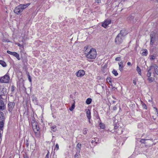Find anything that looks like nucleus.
<instances>
[{"instance_id":"c85d7f7f","label":"nucleus","mask_w":158,"mask_h":158,"mask_svg":"<svg viewBox=\"0 0 158 158\" xmlns=\"http://www.w3.org/2000/svg\"><path fill=\"white\" fill-rule=\"evenodd\" d=\"M27 76H28V78L29 81L30 82H31V77H30V75L29 74V73L28 72H27Z\"/></svg>"},{"instance_id":"f03ea898","label":"nucleus","mask_w":158,"mask_h":158,"mask_svg":"<svg viewBox=\"0 0 158 158\" xmlns=\"http://www.w3.org/2000/svg\"><path fill=\"white\" fill-rule=\"evenodd\" d=\"M30 5V3L20 4L15 7L14 10V12L16 14L19 15Z\"/></svg>"},{"instance_id":"58836bf2","label":"nucleus","mask_w":158,"mask_h":158,"mask_svg":"<svg viewBox=\"0 0 158 158\" xmlns=\"http://www.w3.org/2000/svg\"><path fill=\"white\" fill-rule=\"evenodd\" d=\"M15 44L17 45L18 46L20 47H22V46H23L22 45L20 44H19V43H16Z\"/></svg>"},{"instance_id":"f257e3e1","label":"nucleus","mask_w":158,"mask_h":158,"mask_svg":"<svg viewBox=\"0 0 158 158\" xmlns=\"http://www.w3.org/2000/svg\"><path fill=\"white\" fill-rule=\"evenodd\" d=\"M84 53L85 57L89 59H95L97 55L96 50L93 48L90 49L89 46L84 47Z\"/></svg>"},{"instance_id":"b1692460","label":"nucleus","mask_w":158,"mask_h":158,"mask_svg":"<svg viewBox=\"0 0 158 158\" xmlns=\"http://www.w3.org/2000/svg\"><path fill=\"white\" fill-rule=\"evenodd\" d=\"M148 80L151 83V82H152L154 80V79L153 77H148Z\"/></svg>"},{"instance_id":"6e6552de","label":"nucleus","mask_w":158,"mask_h":158,"mask_svg":"<svg viewBox=\"0 0 158 158\" xmlns=\"http://www.w3.org/2000/svg\"><path fill=\"white\" fill-rule=\"evenodd\" d=\"M111 20L110 19H107L102 23V26L104 28H106L108 25L111 23Z\"/></svg>"},{"instance_id":"79ce46f5","label":"nucleus","mask_w":158,"mask_h":158,"mask_svg":"<svg viewBox=\"0 0 158 158\" xmlns=\"http://www.w3.org/2000/svg\"><path fill=\"white\" fill-rule=\"evenodd\" d=\"M117 109V107L116 106H114L113 108V109L114 110H116Z\"/></svg>"},{"instance_id":"ea45409f","label":"nucleus","mask_w":158,"mask_h":158,"mask_svg":"<svg viewBox=\"0 0 158 158\" xmlns=\"http://www.w3.org/2000/svg\"><path fill=\"white\" fill-rule=\"evenodd\" d=\"M56 147L57 148V150L59 149V145L57 143H56Z\"/></svg>"},{"instance_id":"a19ab883","label":"nucleus","mask_w":158,"mask_h":158,"mask_svg":"<svg viewBox=\"0 0 158 158\" xmlns=\"http://www.w3.org/2000/svg\"><path fill=\"white\" fill-rule=\"evenodd\" d=\"M133 84L135 85H136V81L135 80H133Z\"/></svg>"},{"instance_id":"de8ad7c7","label":"nucleus","mask_w":158,"mask_h":158,"mask_svg":"<svg viewBox=\"0 0 158 158\" xmlns=\"http://www.w3.org/2000/svg\"><path fill=\"white\" fill-rule=\"evenodd\" d=\"M97 2L98 3H99L100 2V0H97Z\"/></svg>"},{"instance_id":"5fc2aeb1","label":"nucleus","mask_w":158,"mask_h":158,"mask_svg":"<svg viewBox=\"0 0 158 158\" xmlns=\"http://www.w3.org/2000/svg\"><path fill=\"white\" fill-rule=\"evenodd\" d=\"M156 1H157V2H158V0H156Z\"/></svg>"},{"instance_id":"2f4dec72","label":"nucleus","mask_w":158,"mask_h":158,"mask_svg":"<svg viewBox=\"0 0 158 158\" xmlns=\"http://www.w3.org/2000/svg\"><path fill=\"white\" fill-rule=\"evenodd\" d=\"M155 59V57L153 55L151 56H150V59L151 60H153Z\"/></svg>"},{"instance_id":"dca6fc26","label":"nucleus","mask_w":158,"mask_h":158,"mask_svg":"<svg viewBox=\"0 0 158 158\" xmlns=\"http://www.w3.org/2000/svg\"><path fill=\"white\" fill-rule=\"evenodd\" d=\"M51 130L53 131H55L56 130V126L54 125L51 127Z\"/></svg>"},{"instance_id":"f704fd0d","label":"nucleus","mask_w":158,"mask_h":158,"mask_svg":"<svg viewBox=\"0 0 158 158\" xmlns=\"http://www.w3.org/2000/svg\"><path fill=\"white\" fill-rule=\"evenodd\" d=\"M49 152L48 151V153L46 156L45 158H49Z\"/></svg>"},{"instance_id":"9d476101","label":"nucleus","mask_w":158,"mask_h":158,"mask_svg":"<svg viewBox=\"0 0 158 158\" xmlns=\"http://www.w3.org/2000/svg\"><path fill=\"white\" fill-rule=\"evenodd\" d=\"M15 104L14 102H10L8 104V107L9 110L10 111H12L13 108H14Z\"/></svg>"},{"instance_id":"4468645a","label":"nucleus","mask_w":158,"mask_h":158,"mask_svg":"<svg viewBox=\"0 0 158 158\" xmlns=\"http://www.w3.org/2000/svg\"><path fill=\"white\" fill-rule=\"evenodd\" d=\"M12 55L15 56L18 59V60H20L19 54L16 52H14Z\"/></svg>"},{"instance_id":"7ed1b4c3","label":"nucleus","mask_w":158,"mask_h":158,"mask_svg":"<svg viewBox=\"0 0 158 158\" xmlns=\"http://www.w3.org/2000/svg\"><path fill=\"white\" fill-rule=\"evenodd\" d=\"M124 31V30H121L120 33L116 36L115 40L116 44H120L123 42V38L124 36L123 34Z\"/></svg>"},{"instance_id":"5701e85b","label":"nucleus","mask_w":158,"mask_h":158,"mask_svg":"<svg viewBox=\"0 0 158 158\" xmlns=\"http://www.w3.org/2000/svg\"><path fill=\"white\" fill-rule=\"evenodd\" d=\"M148 54V51L147 49L144 50V52H142V54L143 56H146Z\"/></svg>"},{"instance_id":"c9c22d12","label":"nucleus","mask_w":158,"mask_h":158,"mask_svg":"<svg viewBox=\"0 0 158 158\" xmlns=\"http://www.w3.org/2000/svg\"><path fill=\"white\" fill-rule=\"evenodd\" d=\"M120 59H121V57H116L115 58V60L116 61H119L120 60Z\"/></svg>"},{"instance_id":"ddd939ff","label":"nucleus","mask_w":158,"mask_h":158,"mask_svg":"<svg viewBox=\"0 0 158 158\" xmlns=\"http://www.w3.org/2000/svg\"><path fill=\"white\" fill-rule=\"evenodd\" d=\"M5 105L2 100H0V110H3L4 109Z\"/></svg>"},{"instance_id":"e433bc0d","label":"nucleus","mask_w":158,"mask_h":158,"mask_svg":"<svg viewBox=\"0 0 158 158\" xmlns=\"http://www.w3.org/2000/svg\"><path fill=\"white\" fill-rule=\"evenodd\" d=\"M26 145L27 147H28L29 146V142H28V140L27 139L26 140Z\"/></svg>"},{"instance_id":"09e8293b","label":"nucleus","mask_w":158,"mask_h":158,"mask_svg":"<svg viewBox=\"0 0 158 158\" xmlns=\"http://www.w3.org/2000/svg\"><path fill=\"white\" fill-rule=\"evenodd\" d=\"M88 119H89V123H90V118Z\"/></svg>"},{"instance_id":"37998d69","label":"nucleus","mask_w":158,"mask_h":158,"mask_svg":"<svg viewBox=\"0 0 158 158\" xmlns=\"http://www.w3.org/2000/svg\"><path fill=\"white\" fill-rule=\"evenodd\" d=\"M127 64L128 66H130V65H131V63L130 62H128L127 63Z\"/></svg>"},{"instance_id":"a878e982","label":"nucleus","mask_w":158,"mask_h":158,"mask_svg":"<svg viewBox=\"0 0 158 158\" xmlns=\"http://www.w3.org/2000/svg\"><path fill=\"white\" fill-rule=\"evenodd\" d=\"M0 64H1L2 65L3 67H5L6 66V63L2 60V61L1 63Z\"/></svg>"},{"instance_id":"412c9836","label":"nucleus","mask_w":158,"mask_h":158,"mask_svg":"<svg viewBox=\"0 0 158 158\" xmlns=\"http://www.w3.org/2000/svg\"><path fill=\"white\" fill-rule=\"evenodd\" d=\"M75 107V102H74L72 104V106L69 108V110L70 111H72L74 109Z\"/></svg>"},{"instance_id":"a18cd8bd","label":"nucleus","mask_w":158,"mask_h":158,"mask_svg":"<svg viewBox=\"0 0 158 158\" xmlns=\"http://www.w3.org/2000/svg\"><path fill=\"white\" fill-rule=\"evenodd\" d=\"M2 41L3 42H7L6 40H2Z\"/></svg>"},{"instance_id":"4c0bfd02","label":"nucleus","mask_w":158,"mask_h":158,"mask_svg":"<svg viewBox=\"0 0 158 158\" xmlns=\"http://www.w3.org/2000/svg\"><path fill=\"white\" fill-rule=\"evenodd\" d=\"M143 106L144 108L147 109V107L144 103L143 104Z\"/></svg>"},{"instance_id":"8fccbe9b","label":"nucleus","mask_w":158,"mask_h":158,"mask_svg":"<svg viewBox=\"0 0 158 158\" xmlns=\"http://www.w3.org/2000/svg\"><path fill=\"white\" fill-rule=\"evenodd\" d=\"M1 136V131H0V137Z\"/></svg>"},{"instance_id":"f3484780","label":"nucleus","mask_w":158,"mask_h":158,"mask_svg":"<svg viewBox=\"0 0 158 158\" xmlns=\"http://www.w3.org/2000/svg\"><path fill=\"white\" fill-rule=\"evenodd\" d=\"M4 114L3 112H0V119H1L2 121L4 120Z\"/></svg>"},{"instance_id":"4be33fe9","label":"nucleus","mask_w":158,"mask_h":158,"mask_svg":"<svg viewBox=\"0 0 158 158\" xmlns=\"http://www.w3.org/2000/svg\"><path fill=\"white\" fill-rule=\"evenodd\" d=\"M99 127H100V128L101 129H104L105 128V124L102 123H99Z\"/></svg>"},{"instance_id":"a211bd4d","label":"nucleus","mask_w":158,"mask_h":158,"mask_svg":"<svg viewBox=\"0 0 158 158\" xmlns=\"http://www.w3.org/2000/svg\"><path fill=\"white\" fill-rule=\"evenodd\" d=\"M136 70L137 71L138 73H139V74L140 75H141V70L140 68L138 66H137L136 68Z\"/></svg>"},{"instance_id":"7c9ffc66","label":"nucleus","mask_w":158,"mask_h":158,"mask_svg":"<svg viewBox=\"0 0 158 158\" xmlns=\"http://www.w3.org/2000/svg\"><path fill=\"white\" fill-rule=\"evenodd\" d=\"M106 80L108 82L111 83L110 85H111V78L110 77H108L106 79Z\"/></svg>"},{"instance_id":"9b49d317","label":"nucleus","mask_w":158,"mask_h":158,"mask_svg":"<svg viewBox=\"0 0 158 158\" xmlns=\"http://www.w3.org/2000/svg\"><path fill=\"white\" fill-rule=\"evenodd\" d=\"M118 64L119 65V69L121 72H122L123 71L124 67L122 61H121L118 63Z\"/></svg>"},{"instance_id":"c756f323","label":"nucleus","mask_w":158,"mask_h":158,"mask_svg":"<svg viewBox=\"0 0 158 158\" xmlns=\"http://www.w3.org/2000/svg\"><path fill=\"white\" fill-rule=\"evenodd\" d=\"M148 140L147 139H142L140 140V142L142 143H145V141L146 140Z\"/></svg>"},{"instance_id":"473e14b6","label":"nucleus","mask_w":158,"mask_h":158,"mask_svg":"<svg viewBox=\"0 0 158 158\" xmlns=\"http://www.w3.org/2000/svg\"><path fill=\"white\" fill-rule=\"evenodd\" d=\"M7 52L8 53L10 54L11 55H12V54L14 52H11L9 50H7Z\"/></svg>"},{"instance_id":"c03bdc74","label":"nucleus","mask_w":158,"mask_h":158,"mask_svg":"<svg viewBox=\"0 0 158 158\" xmlns=\"http://www.w3.org/2000/svg\"><path fill=\"white\" fill-rule=\"evenodd\" d=\"M23 158H29V157L27 155H26L24 156Z\"/></svg>"},{"instance_id":"bb28decb","label":"nucleus","mask_w":158,"mask_h":158,"mask_svg":"<svg viewBox=\"0 0 158 158\" xmlns=\"http://www.w3.org/2000/svg\"><path fill=\"white\" fill-rule=\"evenodd\" d=\"M4 125V123L3 121H2L1 122H0V129H1L3 127Z\"/></svg>"},{"instance_id":"cd10ccee","label":"nucleus","mask_w":158,"mask_h":158,"mask_svg":"<svg viewBox=\"0 0 158 158\" xmlns=\"http://www.w3.org/2000/svg\"><path fill=\"white\" fill-rule=\"evenodd\" d=\"M88 131V130L87 128H85L83 130V134L84 135H85L87 133V131Z\"/></svg>"},{"instance_id":"1a4fd4ad","label":"nucleus","mask_w":158,"mask_h":158,"mask_svg":"<svg viewBox=\"0 0 158 158\" xmlns=\"http://www.w3.org/2000/svg\"><path fill=\"white\" fill-rule=\"evenodd\" d=\"M150 69H153L156 73L158 75V67L155 64H153L150 67Z\"/></svg>"},{"instance_id":"49530a36","label":"nucleus","mask_w":158,"mask_h":158,"mask_svg":"<svg viewBox=\"0 0 158 158\" xmlns=\"http://www.w3.org/2000/svg\"><path fill=\"white\" fill-rule=\"evenodd\" d=\"M118 127L117 126H114V128L115 129H116L118 128Z\"/></svg>"},{"instance_id":"39448f33","label":"nucleus","mask_w":158,"mask_h":158,"mask_svg":"<svg viewBox=\"0 0 158 158\" xmlns=\"http://www.w3.org/2000/svg\"><path fill=\"white\" fill-rule=\"evenodd\" d=\"M9 76L6 75L0 78V81L2 83H7L9 82Z\"/></svg>"},{"instance_id":"2eb2a0df","label":"nucleus","mask_w":158,"mask_h":158,"mask_svg":"<svg viewBox=\"0 0 158 158\" xmlns=\"http://www.w3.org/2000/svg\"><path fill=\"white\" fill-rule=\"evenodd\" d=\"M92 101V100L91 98H88L86 100V103L88 105L90 104L91 103Z\"/></svg>"},{"instance_id":"393cba45","label":"nucleus","mask_w":158,"mask_h":158,"mask_svg":"<svg viewBox=\"0 0 158 158\" xmlns=\"http://www.w3.org/2000/svg\"><path fill=\"white\" fill-rule=\"evenodd\" d=\"M112 73L115 76H117L118 74V73H117V71L115 69H114L112 71Z\"/></svg>"},{"instance_id":"20e7f679","label":"nucleus","mask_w":158,"mask_h":158,"mask_svg":"<svg viewBox=\"0 0 158 158\" xmlns=\"http://www.w3.org/2000/svg\"><path fill=\"white\" fill-rule=\"evenodd\" d=\"M33 130L35 134V135L37 136L39 135V127L37 123H34L32 124Z\"/></svg>"},{"instance_id":"864d4df0","label":"nucleus","mask_w":158,"mask_h":158,"mask_svg":"<svg viewBox=\"0 0 158 158\" xmlns=\"http://www.w3.org/2000/svg\"><path fill=\"white\" fill-rule=\"evenodd\" d=\"M94 141V139L92 140V143Z\"/></svg>"},{"instance_id":"423d86ee","label":"nucleus","mask_w":158,"mask_h":158,"mask_svg":"<svg viewBox=\"0 0 158 158\" xmlns=\"http://www.w3.org/2000/svg\"><path fill=\"white\" fill-rule=\"evenodd\" d=\"M85 74V71L83 70L80 69L76 73V76L78 77H81Z\"/></svg>"},{"instance_id":"3c124183","label":"nucleus","mask_w":158,"mask_h":158,"mask_svg":"<svg viewBox=\"0 0 158 158\" xmlns=\"http://www.w3.org/2000/svg\"><path fill=\"white\" fill-rule=\"evenodd\" d=\"M112 98H113L114 99H116L115 98L114 96H112Z\"/></svg>"},{"instance_id":"0eeeda50","label":"nucleus","mask_w":158,"mask_h":158,"mask_svg":"<svg viewBox=\"0 0 158 158\" xmlns=\"http://www.w3.org/2000/svg\"><path fill=\"white\" fill-rule=\"evenodd\" d=\"M156 33L154 32H152L150 35L151 40L150 44L153 45L154 42V40L155 38Z\"/></svg>"},{"instance_id":"f8f14e48","label":"nucleus","mask_w":158,"mask_h":158,"mask_svg":"<svg viewBox=\"0 0 158 158\" xmlns=\"http://www.w3.org/2000/svg\"><path fill=\"white\" fill-rule=\"evenodd\" d=\"M86 116L88 119L91 118V112L90 110L89 109H86Z\"/></svg>"},{"instance_id":"6e6d98bb","label":"nucleus","mask_w":158,"mask_h":158,"mask_svg":"<svg viewBox=\"0 0 158 158\" xmlns=\"http://www.w3.org/2000/svg\"><path fill=\"white\" fill-rule=\"evenodd\" d=\"M1 97V95H0V98Z\"/></svg>"},{"instance_id":"603ef678","label":"nucleus","mask_w":158,"mask_h":158,"mask_svg":"<svg viewBox=\"0 0 158 158\" xmlns=\"http://www.w3.org/2000/svg\"><path fill=\"white\" fill-rule=\"evenodd\" d=\"M113 103H114L115 102L114 101H113Z\"/></svg>"},{"instance_id":"6ab92c4d","label":"nucleus","mask_w":158,"mask_h":158,"mask_svg":"<svg viewBox=\"0 0 158 158\" xmlns=\"http://www.w3.org/2000/svg\"><path fill=\"white\" fill-rule=\"evenodd\" d=\"M151 70V69H150H150L148 71V73L147 74V76L148 77H151V72L150 71Z\"/></svg>"},{"instance_id":"72a5a7b5","label":"nucleus","mask_w":158,"mask_h":158,"mask_svg":"<svg viewBox=\"0 0 158 158\" xmlns=\"http://www.w3.org/2000/svg\"><path fill=\"white\" fill-rule=\"evenodd\" d=\"M79 155V153H76L74 155L75 158H78V156Z\"/></svg>"},{"instance_id":"aec40b11","label":"nucleus","mask_w":158,"mask_h":158,"mask_svg":"<svg viewBox=\"0 0 158 158\" xmlns=\"http://www.w3.org/2000/svg\"><path fill=\"white\" fill-rule=\"evenodd\" d=\"M77 147L78 148V150L79 152H80V149L81 147V144L80 143H78L77 145Z\"/></svg>"}]
</instances>
